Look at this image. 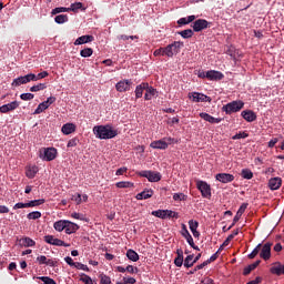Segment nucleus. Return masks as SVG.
Instances as JSON below:
<instances>
[{
	"label": "nucleus",
	"mask_w": 284,
	"mask_h": 284,
	"mask_svg": "<svg viewBox=\"0 0 284 284\" xmlns=\"http://www.w3.org/2000/svg\"><path fill=\"white\" fill-rule=\"evenodd\" d=\"M93 134L97 136V139L101 140H108V139H114L119 134V131L114 130L112 125H95L93 126Z\"/></svg>",
	"instance_id": "nucleus-1"
},
{
	"label": "nucleus",
	"mask_w": 284,
	"mask_h": 284,
	"mask_svg": "<svg viewBox=\"0 0 284 284\" xmlns=\"http://www.w3.org/2000/svg\"><path fill=\"white\" fill-rule=\"evenodd\" d=\"M172 143H176V140L173 138H163L162 140L151 142L150 148L153 150H168V146L172 145Z\"/></svg>",
	"instance_id": "nucleus-2"
},
{
	"label": "nucleus",
	"mask_w": 284,
	"mask_h": 284,
	"mask_svg": "<svg viewBox=\"0 0 284 284\" xmlns=\"http://www.w3.org/2000/svg\"><path fill=\"white\" fill-rule=\"evenodd\" d=\"M182 45H183V42H181V41H174L173 43L166 45L164 48L165 57H169L170 59H172V57H174V54H179L181 52Z\"/></svg>",
	"instance_id": "nucleus-3"
},
{
	"label": "nucleus",
	"mask_w": 284,
	"mask_h": 284,
	"mask_svg": "<svg viewBox=\"0 0 284 284\" xmlns=\"http://www.w3.org/2000/svg\"><path fill=\"white\" fill-rule=\"evenodd\" d=\"M37 79V74L34 73H28L27 75H22L19 78H16L11 85L13 88H19V85H26V83H30V81H34Z\"/></svg>",
	"instance_id": "nucleus-4"
},
{
	"label": "nucleus",
	"mask_w": 284,
	"mask_h": 284,
	"mask_svg": "<svg viewBox=\"0 0 284 284\" xmlns=\"http://www.w3.org/2000/svg\"><path fill=\"white\" fill-rule=\"evenodd\" d=\"M196 187L201 192L203 199H211L212 187L210 186V184H207V182L197 180Z\"/></svg>",
	"instance_id": "nucleus-5"
},
{
	"label": "nucleus",
	"mask_w": 284,
	"mask_h": 284,
	"mask_svg": "<svg viewBox=\"0 0 284 284\" xmlns=\"http://www.w3.org/2000/svg\"><path fill=\"white\" fill-rule=\"evenodd\" d=\"M57 149L54 148H44L40 151V159L42 161H54V159H57Z\"/></svg>",
	"instance_id": "nucleus-6"
},
{
	"label": "nucleus",
	"mask_w": 284,
	"mask_h": 284,
	"mask_svg": "<svg viewBox=\"0 0 284 284\" xmlns=\"http://www.w3.org/2000/svg\"><path fill=\"white\" fill-rule=\"evenodd\" d=\"M244 105H245V103L241 100L233 101V102L224 105L223 111L226 112V114H232L233 112H240V110H243Z\"/></svg>",
	"instance_id": "nucleus-7"
},
{
	"label": "nucleus",
	"mask_w": 284,
	"mask_h": 284,
	"mask_svg": "<svg viewBox=\"0 0 284 284\" xmlns=\"http://www.w3.org/2000/svg\"><path fill=\"white\" fill-rule=\"evenodd\" d=\"M139 174H140V176L148 179V181H150V183H159V181H161V174L159 172L141 171Z\"/></svg>",
	"instance_id": "nucleus-8"
},
{
	"label": "nucleus",
	"mask_w": 284,
	"mask_h": 284,
	"mask_svg": "<svg viewBox=\"0 0 284 284\" xmlns=\"http://www.w3.org/2000/svg\"><path fill=\"white\" fill-rule=\"evenodd\" d=\"M189 99H191V101H193V103H206L207 101H212V99H210V97L200 93V92H191L189 93Z\"/></svg>",
	"instance_id": "nucleus-9"
},
{
	"label": "nucleus",
	"mask_w": 284,
	"mask_h": 284,
	"mask_svg": "<svg viewBox=\"0 0 284 284\" xmlns=\"http://www.w3.org/2000/svg\"><path fill=\"white\" fill-rule=\"evenodd\" d=\"M44 241L49 245H55L57 247H70V244H65V242H63V240L57 239L53 235H45Z\"/></svg>",
	"instance_id": "nucleus-10"
},
{
	"label": "nucleus",
	"mask_w": 284,
	"mask_h": 284,
	"mask_svg": "<svg viewBox=\"0 0 284 284\" xmlns=\"http://www.w3.org/2000/svg\"><path fill=\"white\" fill-rule=\"evenodd\" d=\"M210 26V22L205 19H199L195 20L192 23L193 32H202V30H207V27Z\"/></svg>",
	"instance_id": "nucleus-11"
},
{
	"label": "nucleus",
	"mask_w": 284,
	"mask_h": 284,
	"mask_svg": "<svg viewBox=\"0 0 284 284\" xmlns=\"http://www.w3.org/2000/svg\"><path fill=\"white\" fill-rule=\"evenodd\" d=\"M130 88H132V81L130 80H121L115 84L118 92H129Z\"/></svg>",
	"instance_id": "nucleus-12"
},
{
	"label": "nucleus",
	"mask_w": 284,
	"mask_h": 284,
	"mask_svg": "<svg viewBox=\"0 0 284 284\" xmlns=\"http://www.w3.org/2000/svg\"><path fill=\"white\" fill-rule=\"evenodd\" d=\"M19 108V102L18 101H12L8 104H3L0 106V112L1 114H8V112H14Z\"/></svg>",
	"instance_id": "nucleus-13"
},
{
	"label": "nucleus",
	"mask_w": 284,
	"mask_h": 284,
	"mask_svg": "<svg viewBox=\"0 0 284 284\" xmlns=\"http://www.w3.org/2000/svg\"><path fill=\"white\" fill-rule=\"evenodd\" d=\"M261 258L264 261H270L272 256V244L266 243L262 246L261 253H260Z\"/></svg>",
	"instance_id": "nucleus-14"
},
{
	"label": "nucleus",
	"mask_w": 284,
	"mask_h": 284,
	"mask_svg": "<svg viewBox=\"0 0 284 284\" xmlns=\"http://www.w3.org/2000/svg\"><path fill=\"white\" fill-rule=\"evenodd\" d=\"M270 272L271 274H275L276 276H282V274H284V264H282L281 262L273 263Z\"/></svg>",
	"instance_id": "nucleus-15"
},
{
	"label": "nucleus",
	"mask_w": 284,
	"mask_h": 284,
	"mask_svg": "<svg viewBox=\"0 0 284 284\" xmlns=\"http://www.w3.org/2000/svg\"><path fill=\"white\" fill-rule=\"evenodd\" d=\"M216 181L220 183H232L234 181V176L230 173H219L215 175Z\"/></svg>",
	"instance_id": "nucleus-16"
},
{
	"label": "nucleus",
	"mask_w": 284,
	"mask_h": 284,
	"mask_svg": "<svg viewBox=\"0 0 284 284\" xmlns=\"http://www.w3.org/2000/svg\"><path fill=\"white\" fill-rule=\"evenodd\" d=\"M223 77L221 71L211 70L206 72V79H209V81H221Z\"/></svg>",
	"instance_id": "nucleus-17"
},
{
	"label": "nucleus",
	"mask_w": 284,
	"mask_h": 284,
	"mask_svg": "<svg viewBox=\"0 0 284 284\" xmlns=\"http://www.w3.org/2000/svg\"><path fill=\"white\" fill-rule=\"evenodd\" d=\"M62 134L68 136L69 134H73V132H77V124L74 123H65L61 128Z\"/></svg>",
	"instance_id": "nucleus-18"
},
{
	"label": "nucleus",
	"mask_w": 284,
	"mask_h": 284,
	"mask_svg": "<svg viewBox=\"0 0 284 284\" xmlns=\"http://www.w3.org/2000/svg\"><path fill=\"white\" fill-rule=\"evenodd\" d=\"M94 41L93 36H82L74 41V45H83L85 43H92Z\"/></svg>",
	"instance_id": "nucleus-19"
},
{
	"label": "nucleus",
	"mask_w": 284,
	"mask_h": 284,
	"mask_svg": "<svg viewBox=\"0 0 284 284\" xmlns=\"http://www.w3.org/2000/svg\"><path fill=\"white\" fill-rule=\"evenodd\" d=\"M201 119H203L204 121H207V123H221V121H223V119L221 118H214L212 115H210L209 113L202 112L200 113Z\"/></svg>",
	"instance_id": "nucleus-20"
},
{
	"label": "nucleus",
	"mask_w": 284,
	"mask_h": 284,
	"mask_svg": "<svg viewBox=\"0 0 284 284\" xmlns=\"http://www.w3.org/2000/svg\"><path fill=\"white\" fill-rule=\"evenodd\" d=\"M189 227H190V230H191V232H192V234H193V236H194L195 239H199V236H201V233L197 232V230H199V223H197L196 221L190 220V221H189Z\"/></svg>",
	"instance_id": "nucleus-21"
},
{
	"label": "nucleus",
	"mask_w": 284,
	"mask_h": 284,
	"mask_svg": "<svg viewBox=\"0 0 284 284\" xmlns=\"http://www.w3.org/2000/svg\"><path fill=\"white\" fill-rule=\"evenodd\" d=\"M38 172H39V166L37 165H29L26 169V175L28 176V179H34Z\"/></svg>",
	"instance_id": "nucleus-22"
},
{
	"label": "nucleus",
	"mask_w": 284,
	"mask_h": 284,
	"mask_svg": "<svg viewBox=\"0 0 284 284\" xmlns=\"http://www.w3.org/2000/svg\"><path fill=\"white\" fill-rule=\"evenodd\" d=\"M242 116L245 121H247L248 123H252L256 119V113H254V111H251V110L242 111Z\"/></svg>",
	"instance_id": "nucleus-23"
},
{
	"label": "nucleus",
	"mask_w": 284,
	"mask_h": 284,
	"mask_svg": "<svg viewBox=\"0 0 284 284\" xmlns=\"http://www.w3.org/2000/svg\"><path fill=\"white\" fill-rule=\"evenodd\" d=\"M282 183H283V181L281 180V178H272L268 181V187H270V190H278V187H281Z\"/></svg>",
	"instance_id": "nucleus-24"
},
{
	"label": "nucleus",
	"mask_w": 284,
	"mask_h": 284,
	"mask_svg": "<svg viewBox=\"0 0 284 284\" xmlns=\"http://www.w3.org/2000/svg\"><path fill=\"white\" fill-rule=\"evenodd\" d=\"M146 92L144 94V99L145 101H152V99H154V97H156V89L150 87V84H148V88L145 89Z\"/></svg>",
	"instance_id": "nucleus-25"
},
{
	"label": "nucleus",
	"mask_w": 284,
	"mask_h": 284,
	"mask_svg": "<svg viewBox=\"0 0 284 284\" xmlns=\"http://www.w3.org/2000/svg\"><path fill=\"white\" fill-rule=\"evenodd\" d=\"M19 243L22 247H34L37 245V242L30 237H22Z\"/></svg>",
	"instance_id": "nucleus-26"
},
{
	"label": "nucleus",
	"mask_w": 284,
	"mask_h": 284,
	"mask_svg": "<svg viewBox=\"0 0 284 284\" xmlns=\"http://www.w3.org/2000/svg\"><path fill=\"white\" fill-rule=\"evenodd\" d=\"M153 195H154V191H152V190H146V191H143V192H141V193H138L136 196H135V199H136L138 201H143V199H144V200H145V199H152Z\"/></svg>",
	"instance_id": "nucleus-27"
},
{
	"label": "nucleus",
	"mask_w": 284,
	"mask_h": 284,
	"mask_svg": "<svg viewBox=\"0 0 284 284\" xmlns=\"http://www.w3.org/2000/svg\"><path fill=\"white\" fill-rule=\"evenodd\" d=\"M77 230H79V225H77L70 221H67V224L64 227L65 234H74V232H77Z\"/></svg>",
	"instance_id": "nucleus-28"
},
{
	"label": "nucleus",
	"mask_w": 284,
	"mask_h": 284,
	"mask_svg": "<svg viewBox=\"0 0 284 284\" xmlns=\"http://www.w3.org/2000/svg\"><path fill=\"white\" fill-rule=\"evenodd\" d=\"M68 224V220H60L54 222L53 227L55 232H63L65 230V225Z\"/></svg>",
	"instance_id": "nucleus-29"
},
{
	"label": "nucleus",
	"mask_w": 284,
	"mask_h": 284,
	"mask_svg": "<svg viewBox=\"0 0 284 284\" xmlns=\"http://www.w3.org/2000/svg\"><path fill=\"white\" fill-rule=\"evenodd\" d=\"M146 88H148V83L145 82L139 84L135 88V98L141 99L143 97V91L146 90Z\"/></svg>",
	"instance_id": "nucleus-30"
},
{
	"label": "nucleus",
	"mask_w": 284,
	"mask_h": 284,
	"mask_svg": "<svg viewBox=\"0 0 284 284\" xmlns=\"http://www.w3.org/2000/svg\"><path fill=\"white\" fill-rule=\"evenodd\" d=\"M126 258H129V261H132L133 263H136V261H139V253L130 248L126 251Z\"/></svg>",
	"instance_id": "nucleus-31"
},
{
	"label": "nucleus",
	"mask_w": 284,
	"mask_h": 284,
	"mask_svg": "<svg viewBox=\"0 0 284 284\" xmlns=\"http://www.w3.org/2000/svg\"><path fill=\"white\" fill-rule=\"evenodd\" d=\"M196 20V16H189L186 18H181L178 20L179 26H187L189 23H192V21Z\"/></svg>",
	"instance_id": "nucleus-32"
},
{
	"label": "nucleus",
	"mask_w": 284,
	"mask_h": 284,
	"mask_svg": "<svg viewBox=\"0 0 284 284\" xmlns=\"http://www.w3.org/2000/svg\"><path fill=\"white\" fill-rule=\"evenodd\" d=\"M37 261L40 265H54V261L52 260H48V257H45V255H40L37 257Z\"/></svg>",
	"instance_id": "nucleus-33"
},
{
	"label": "nucleus",
	"mask_w": 284,
	"mask_h": 284,
	"mask_svg": "<svg viewBox=\"0 0 284 284\" xmlns=\"http://www.w3.org/2000/svg\"><path fill=\"white\" fill-rule=\"evenodd\" d=\"M115 187H119L120 190H128L130 187H134V183L125 181L116 182Z\"/></svg>",
	"instance_id": "nucleus-34"
},
{
	"label": "nucleus",
	"mask_w": 284,
	"mask_h": 284,
	"mask_svg": "<svg viewBox=\"0 0 284 284\" xmlns=\"http://www.w3.org/2000/svg\"><path fill=\"white\" fill-rule=\"evenodd\" d=\"M260 264H261V261H256L255 263L246 266L243 271L244 276H247V274H250L253 270H256V267H258Z\"/></svg>",
	"instance_id": "nucleus-35"
},
{
	"label": "nucleus",
	"mask_w": 284,
	"mask_h": 284,
	"mask_svg": "<svg viewBox=\"0 0 284 284\" xmlns=\"http://www.w3.org/2000/svg\"><path fill=\"white\" fill-rule=\"evenodd\" d=\"M49 108L50 105L48 104V102H42L34 110L33 114H41V112H45V110H48Z\"/></svg>",
	"instance_id": "nucleus-36"
},
{
	"label": "nucleus",
	"mask_w": 284,
	"mask_h": 284,
	"mask_svg": "<svg viewBox=\"0 0 284 284\" xmlns=\"http://www.w3.org/2000/svg\"><path fill=\"white\" fill-rule=\"evenodd\" d=\"M79 10H85V8H83V3L81 2L71 3L69 8V12H79Z\"/></svg>",
	"instance_id": "nucleus-37"
},
{
	"label": "nucleus",
	"mask_w": 284,
	"mask_h": 284,
	"mask_svg": "<svg viewBox=\"0 0 284 284\" xmlns=\"http://www.w3.org/2000/svg\"><path fill=\"white\" fill-rule=\"evenodd\" d=\"M179 34L182 37V39H192V37H194V31H192V29H186L180 31Z\"/></svg>",
	"instance_id": "nucleus-38"
},
{
	"label": "nucleus",
	"mask_w": 284,
	"mask_h": 284,
	"mask_svg": "<svg viewBox=\"0 0 284 284\" xmlns=\"http://www.w3.org/2000/svg\"><path fill=\"white\" fill-rule=\"evenodd\" d=\"M92 54H94V50H92V48H85L80 51V55L83 59H88V57H92Z\"/></svg>",
	"instance_id": "nucleus-39"
},
{
	"label": "nucleus",
	"mask_w": 284,
	"mask_h": 284,
	"mask_svg": "<svg viewBox=\"0 0 284 284\" xmlns=\"http://www.w3.org/2000/svg\"><path fill=\"white\" fill-rule=\"evenodd\" d=\"M45 203V200L40 199V200H32L29 203H27V207H37L39 205H43Z\"/></svg>",
	"instance_id": "nucleus-40"
},
{
	"label": "nucleus",
	"mask_w": 284,
	"mask_h": 284,
	"mask_svg": "<svg viewBox=\"0 0 284 284\" xmlns=\"http://www.w3.org/2000/svg\"><path fill=\"white\" fill-rule=\"evenodd\" d=\"M48 85L45 83H39L30 88V92H41V90H45Z\"/></svg>",
	"instance_id": "nucleus-41"
},
{
	"label": "nucleus",
	"mask_w": 284,
	"mask_h": 284,
	"mask_svg": "<svg viewBox=\"0 0 284 284\" xmlns=\"http://www.w3.org/2000/svg\"><path fill=\"white\" fill-rule=\"evenodd\" d=\"M196 261H194V255H189L184 260V267H192Z\"/></svg>",
	"instance_id": "nucleus-42"
},
{
	"label": "nucleus",
	"mask_w": 284,
	"mask_h": 284,
	"mask_svg": "<svg viewBox=\"0 0 284 284\" xmlns=\"http://www.w3.org/2000/svg\"><path fill=\"white\" fill-rule=\"evenodd\" d=\"M55 23H68V14H59L54 18Z\"/></svg>",
	"instance_id": "nucleus-43"
},
{
	"label": "nucleus",
	"mask_w": 284,
	"mask_h": 284,
	"mask_svg": "<svg viewBox=\"0 0 284 284\" xmlns=\"http://www.w3.org/2000/svg\"><path fill=\"white\" fill-rule=\"evenodd\" d=\"M61 12H70V9L65 7H58L52 9L51 14H61Z\"/></svg>",
	"instance_id": "nucleus-44"
},
{
	"label": "nucleus",
	"mask_w": 284,
	"mask_h": 284,
	"mask_svg": "<svg viewBox=\"0 0 284 284\" xmlns=\"http://www.w3.org/2000/svg\"><path fill=\"white\" fill-rule=\"evenodd\" d=\"M151 214L152 216H156L158 219H166L165 210L153 211Z\"/></svg>",
	"instance_id": "nucleus-45"
},
{
	"label": "nucleus",
	"mask_w": 284,
	"mask_h": 284,
	"mask_svg": "<svg viewBox=\"0 0 284 284\" xmlns=\"http://www.w3.org/2000/svg\"><path fill=\"white\" fill-rule=\"evenodd\" d=\"M40 216H41V212L33 211L27 215V219H29V221H37V219H39Z\"/></svg>",
	"instance_id": "nucleus-46"
},
{
	"label": "nucleus",
	"mask_w": 284,
	"mask_h": 284,
	"mask_svg": "<svg viewBox=\"0 0 284 284\" xmlns=\"http://www.w3.org/2000/svg\"><path fill=\"white\" fill-rule=\"evenodd\" d=\"M253 176H254V173H252V171H250V169L242 170V178L243 179L250 180V179H253Z\"/></svg>",
	"instance_id": "nucleus-47"
},
{
	"label": "nucleus",
	"mask_w": 284,
	"mask_h": 284,
	"mask_svg": "<svg viewBox=\"0 0 284 284\" xmlns=\"http://www.w3.org/2000/svg\"><path fill=\"white\" fill-rule=\"evenodd\" d=\"M38 278L42 281L43 284H57V282L49 276H40Z\"/></svg>",
	"instance_id": "nucleus-48"
},
{
	"label": "nucleus",
	"mask_w": 284,
	"mask_h": 284,
	"mask_svg": "<svg viewBox=\"0 0 284 284\" xmlns=\"http://www.w3.org/2000/svg\"><path fill=\"white\" fill-rule=\"evenodd\" d=\"M80 281H82V283L84 284H94V282L92 281V277H90L87 274H82L80 277Z\"/></svg>",
	"instance_id": "nucleus-49"
},
{
	"label": "nucleus",
	"mask_w": 284,
	"mask_h": 284,
	"mask_svg": "<svg viewBox=\"0 0 284 284\" xmlns=\"http://www.w3.org/2000/svg\"><path fill=\"white\" fill-rule=\"evenodd\" d=\"M173 200H175V201H186L187 195H185L183 193H174L173 194Z\"/></svg>",
	"instance_id": "nucleus-50"
},
{
	"label": "nucleus",
	"mask_w": 284,
	"mask_h": 284,
	"mask_svg": "<svg viewBox=\"0 0 284 284\" xmlns=\"http://www.w3.org/2000/svg\"><path fill=\"white\" fill-rule=\"evenodd\" d=\"M166 219H179V213L172 210H165Z\"/></svg>",
	"instance_id": "nucleus-51"
},
{
	"label": "nucleus",
	"mask_w": 284,
	"mask_h": 284,
	"mask_svg": "<svg viewBox=\"0 0 284 284\" xmlns=\"http://www.w3.org/2000/svg\"><path fill=\"white\" fill-rule=\"evenodd\" d=\"M74 267L77 270H82L83 272H90V268L88 267V265L75 262Z\"/></svg>",
	"instance_id": "nucleus-52"
},
{
	"label": "nucleus",
	"mask_w": 284,
	"mask_h": 284,
	"mask_svg": "<svg viewBox=\"0 0 284 284\" xmlns=\"http://www.w3.org/2000/svg\"><path fill=\"white\" fill-rule=\"evenodd\" d=\"M20 99L22 101H32V99H34V94H32V93H22L20 95Z\"/></svg>",
	"instance_id": "nucleus-53"
},
{
	"label": "nucleus",
	"mask_w": 284,
	"mask_h": 284,
	"mask_svg": "<svg viewBox=\"0 0 284 284\" xmlns=\"http://www.w3.org/2000/svg\"><path fill=\"white\" fill-rule=\"evenodd\" d=\"M226 54H229L231 59H236V49L234 47H229Z\"/></svg>",
	"instance_id": "nucleus-54"
},
{
	"label": "nucleus",
	"mask_w": 284,
	"mask_h": 284,
	"mask_svg": "<svg viewBox=\"0 0 284 284\" xmlns=\"http://www.w3.org/2000/svg\"><path fill=\"white\" fill-rule=\"evenodd\" d=\"M258 252H261V244H258L251 254H248V258H254L258 255Z\"/></svg>",
	"instance_id": "nucleus-55"
},
{
	"label": "nucleus",
	"mask_w": 284,
	"mask_h": 284,
	"mask_svg": "<svg viewBox=\"0 0 284 284\" xmlns=\"http://www.w3.org/2000/svg\"><path fill=\"white\" fill-rule=\"evenodd\" d=\"M181 234L184 239H187V236H191L190 231H187V226L185 224L181 225Z\"/></svg>",
	"instance_id": "nucleus-56"
},
{
	"label": "nucleus",
	"mask_w": 284,
	"mask_h": 284,
	"mask_svg": "<svg viewBox=\"0 0 284 284\" xmlns=\"http://www.w3.org/2000/svg\"><path fill=\"white\" fill-rule=\"evenodd\" d=\"M248 134L245 132H240L236 133L235 135L232 136L233 141H236L239 139H247Z\"/></svg>",
	"instance_id": "nucleus-57"
},
{
	"label": "nucleus",
	"mask_w": 284,
	"mask_h": 284,
	"mask_svg": "<svg viewBox=\"0 0 284 284\" xmlns=\"http://www.w3.org/2000/svg\"><path fill=\"white\" fill-rule=\"evenodd\" d=\"M78 144H79V139L73 138L68 141L67 148H77Z\"/></svg>",
	"instance_id": "nucleus-58"
},
{
	"label": "nucleus",
	"mask_w": 284,
	"mask_h": 284,
	"mask_svg": "<svg viewBox=\"0 0 284 284\" xmlns=\"http://www.w3.org/2000/svg\"><path fill=\"white\" fill-rule=\"evenodd\" d=\"M154 57H165V48H160L153 52Z\"/></svg>",
	"instance_id": "nucleus-59"
},
{
	"label": "nucleus",
	"mask_w": 284,
	"mask_h": 284,
	"mask_svg": "<svg viewBox=\"0 0 284 284\" xmlns=\"http://www.w3.org/2000/svg\"><path fill=\"white\" fill-rule=\"evenodd\" d=\"M72 201H74V202L77 203V205H81V203H83V200H82L80 193L73 195V196H72Z\"/></svg>",
	"instance_id": "nucleus-60"
},
{
	"label": "nucleus",
	"mask_w": 284,
	"mask_h": 284,
	"mask_svg": "<svg viewBox=\"0 0 284 284\" xmlns=\"http://www.w3.org/2000/svg\"><path fill=\"white\" fill-rule=\"evenodd\" d=\"M48 71H42L39 74L36 75L34 81H41V79H45V77H48Z\"/></svg>",
	"instance_id": "nucleus-61"
},
{
	"label": "nucleus",
	"mask_w": 284,
	"mask_h": 284,
	"mask_svg": "<svg viewBox=\"0 0 284 284\" xmlns=\"http://www.w3.org/2000/svg\"><path fill=\"white\" fill-rule=\"evenodd\" d=\"M126 272H129V274H136L139 272V268L138 267H134L132 265H128L125 267Z\"/></svg>",
	"instance_id": "nucleus-62"
},
{
	"label": "nucleus",
	"mask_w": 284,
	"mask_h": 284,
	"mask_svg": "<svg viewBox=\"0 0 284 284\" xmlns=\"http://www.w3.org/2000/svg\"><path fill=\"white\" fill-rule=\"evenodd\" d=\"M112 280L108 275H101V284H110Z\"/></svg>",
	"instance_id": "nucleus-63"
},
{
	"label": "nucleus",
	"mask_w": 284,
	"mask_h": 284,
	"mask_svg": "<svg viewBox=\"0 0 284 284\" xmlns=\"http://www.w3.org/2000/svg\"><path fill=\"white\" fill-rule=\"evenodd\" d=\"M174 264L176 265V267H181L183 265V256L180 255L174 260Z\"/></svg>",
	"instance_id": "nucleus-64"
}]
</instances>
